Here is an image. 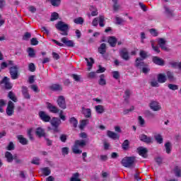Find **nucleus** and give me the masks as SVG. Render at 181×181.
<instances>
[{"label": "nucleus", "instance_id": "f257e3e1", "mask_svg": "<svg viewBox=\"0 0 181 181\" xmlns=\"http://www.w3.org/2000/svg\"><path fill=\"white\" fill-rule=\"evenodd\" d=\"M55 28L57 30L61 32L60 35H62V36H68L69 30H70L69 24L63 21H58L57 23L55 24Z\"/></svg>", "mask_w": 181, "mask_h": 181}, {"label": "nucleus", "instance_id": "f03ea898", "mask_svg": "<svg viewBox=\"0 0 181 181\" xmlns=\"http://www.w3.org/2000/svg\"><path fill=\"white\" fill-rule=\"evenodd\" d=\"M87 145V141L82 139V140H76L75 141L74 145L72 148V151L76 155H80L83 153V151L78 148V146L81 148H84Z\"/></svg>", "mask_w": 181, "mask_h": 181}, {"label": "nucleus", "instance_id": "7ed1b4c3", "mask_svg": "<svg viewBox=\"0 0 181 181\" xmlns=\"http://www.w3.org/2000/svg\"><path fill=\"white\" fill-rule=\"evenodd\" d=\"M135 157H125L122 160V165L124 168L134 169L135 168Z\"/></svg>", "mask_w": 181, "mask_h": 181}, {"label": "nucleus", "instance_id": "20e7f679", "mask_svg": "<svg viewBox=\"0 0 181 181\" xmlns=\"http://www.w3.org/2000/svg\"><path fill=\"white\" fill-rule=\"evenodd\" d=\"M9 73L12 80H18L19 78V66L15 65L9 68Z\"/></svg>", "mask_w": 181, "mask_h": 181}, {"label": "nucleus", "instance_id": "39448f33", "mask_svg": "<svg viewBox=\"0 0 181 181\" xmlns=\"http://www.w3.org/2000/svg\"><path fill=\"white\" fill-rule=\"evenodd\" d=\"M50 124L53 128L54 132H60V130L59 129V127L62 124V120L60 119L58 117H53L50 120Z\"/></svg>", "mask_w": 181, "mask_h": 181}, {"label": "nucleus", "instance_id": "423d86ee", "mask_svg": "<svg viewBox=\"0 0 181 181\" xmlns=\"http://www.w3.org/2000/svg\"><path fill=\"white\" fill-rule=\"evenodd\" d=\"M57 103V105L62 110H66V108H67V105L66 104V98H64V96L59 95L58 97Z\"/></svg>", "mask_w": 181, "mask_h": 181}, {"label": "nucleus", "instance_id": "0eeeda50", "mask_svg": "<svg viewBox=\"0 0 181 181\" xmlns=\"http://www.w3.org/2000/svg\"><path fill=\"white\" fill-rule=\"evenodd\" d=\"M47 108L49 110V112H52V114H59V112L62 111L57 106L54 105L49 102L47 103Z\"/></svg>", "mask_w": 181, "mask_h": 181}, {"label": "nucleus", "instance_id": "6e6552de", "mask_svg": "<svg viewBox=\"0 0 181 181\" xmlns=\"http://www.w3.org/2000/svg\"><path fill=\"white\" fill-rule=\"evenodd\" d=\"M13 110H15V104L12 101H8V106L6 110V112L8 117H11L13 115Z\"/></svg>", "mask_w": 181, "mask_h": 181}, {"label": "nucleus", "instance_id": "1a4fd4ad", "mask_svg": "<svg viewBox=\"0 0 181 181\" xmlns=\"http://www.w3.org/2000/svg\"><path fill=\"white\" fill-rule=\"evenodd\" d=\"M39 117L44 122H50L52 117L44 111L39 112Z\"/></svg>", "mask_w": 181, "mask_h": 181}, {"label": "nucleus", "instance_id": "9d476101", "mask_svg": "<svg viewBox=\"0 0 181 181\" xmlns=\"http://www.w3.org/2000/svg\"><path fill=\"white\" fill-rule=\"evenodd\" d=\"M158 45L162 50H164L165 52L170 51V49H169L168 47H166V40L164 38L158 39Z\"/></svg>", "mask_w": 181, "mask_h": 181}, {"label": "nucleus", "instance_id": "9b49d317", "mask_svg": "<svg viewBox=\"0 0 181 181\" xmlns=\"http://www.w3.org/2000/svg\"><path fill=\"white\" fill-rule=\"evenodd\" d=\"M149 107L153 111H160V110H162V107H160L159 103L153 100L150 103Z\"/></svg>", "mask_w": 181, "mask_h": 181}, {"label": "nucleus", "instance_id": "f8f14e48", "mask_svg": "<svg viewBox=\"0 0 181 181\" xmlns=\"http://www.w3.org/2000/svg\"><path fill=\"white\" fill-rule=\"evenodd\" d=\"M120 57L123 60L128 61L129 60V54L128 53V49L127 48H123L119 52Z\"/></svg>", "mask_w": 181, "mask_h": 181}, {"label": "nucleus", "instance_id": "ddd939ff", "mask_svg": "<svg viewBox=\"0 0 181 181\" xmlns=\"http://www.w3.org/2000/svg\"><path fill=\"white\" fill-rule=\"evenodd\" d=\"M61 42L65 45L67 47H74V42L69 40V38L64 37L61 39Z\"/></svg>", "mask_w": 181, "mask_h": 181}, {"label": "nucleus", "instance_id": "4468645a", "mask_svg": "<svg viewBox=\"0 0 181 181\" xmlns=\"http://www.w3.org/2000/svg\"><path fill=\"white\" fill-rule=\"evenodd\" d=\"M9 78L5 76L1 81V84H4V87L6 90H11L12 88V84L9 82Z\"/></svg>", "mask_w": 181, "mask_h": 181}, {"label": "nucleus", "instance_id": "2eb2a0df", "mask_svg": "<svg viewBox=\"0 0 181 181\" xmlns=\"http://www.w3.org/2000/svg\"><path fill=\"white\" fill-rule=\"evenodd\" d=\"M139 139L145 144H152V137L148 136L146 134H141L139 136Z\"/></svg>", "mask_w": 181, "mask_h": 181}, {"label": "nucleus", "instance_id": "dca6fc26", "mask_svg": "<svg viewBox=\"0 0 181 181\" xmlns=\"http://www.w3.org/2000/svg\"><path fill=\"white\" fill-rule=\"evenodd\" d=\"M152 62L157 66H165V61L158 57H153Z\"/></svg>", "mask_w": 181, "mask_h": 181}, {"label": "nucleus", "instance_id": "f3484780", "mask_svg": "<svg viewBox=\"0 0 181 181\" xmlns=\"http://www.w3.org/2000/svg\"><path fill=\"white\" fill-rule=\"evenodd\" d=\"M137 151L139 152V155H140L143 158H148V149L146 148L140 146L137 148Z\"/></svg>", "mask_w": 181, "mask_h": 181}, {"label": "nucleus", "instance_id": "a211bd4d", "mask_svg": "<svg viewBox=\"0 0 181 181\" xmlns=\"http://www.w3.org/2000/svg\"><path fill=\"white\" fill-rule=\"evenodd\" d=\"M157 80L158 83L163 84V83H166L168 78L165 74H158L157 76Z\"/></svg>", "mask_w": 181, "mask_h": 181}, {"label": "nucleus", "instance_id": "6ab92c4d", "mask_svg": "<svg viewBox=\"0 0 181 181\" xmlns=\"http://www.w3.org/2000/svg\"><path fill=\"white\" fill-rule=\"evenodd\" d=\"M5 158H6L7 162L8 163H12L13 162V158H15V155H12V153L9 151H6L5 153Z\"/></svg>", "mask_w": 181, "mask_h": 181}, {"label": "nucleus", "instance_id": "aec40b11", "mask_svg": "<svg viewBox=\"0 0 181 181\" xmlns=\"http://www.w3.org/2000/svg\"><path fill=\"white\" fill-rule=\"evenodd\" d=\"M107 135L109 136V138H111V139H114L115 141V139H119V135L114 132L108 130L107 132Z\"/></svg>", "mask_w": 181, "mask_h": 181}, {"label": "nucleus", "instance_id": "412c9836", "mask_svg": "<svg viewBox=\"0 0 181 181\" xmlns=\"http://www.w3.org/2000/svg\"><path fill=\"white\" fill-rule=\"evenodd\" d=\"M22 94L26 100H30V95H29V92L28 90V87L22 86Z\"/></svg>", "mask_w": 181, "mask_h": 181}, {"label": "nucleus", "instance_id": "4be33fe9", "mask_svg": "<svg viewBox=\"0 0 181 181\" xmlns=\"http://www.w3.org/2000/svg\"><path fill=\"white\" fill-rule=\"evenodd\" d=\"M146 64L144 62H142V59L141 58H136V67H138L139 69H144Z\"/></svg>", "mask_w": 181, "mask_h": 181}, {"label": "nucleus", "instance_id": "5701e85b", "mask_svg": "<svg viewBox=\"0 0 181 181\" xmlns=\"http://www.w3.org/2000/svg\"><path fill=\"white\" fill-rule=\"evenodd\" d=\"M98 50L100 54H105V53H107V45L105 43H102Z\"/></svg>", "mask_w": 181, "mask_h": 181}, {"label": "nucleus", "instance_id": "b1692460", "mask_svg": "<svg viewBox=\"0 0 181 181\" xmlns=\"http://www.w3.org/2000/svg\"><path fill=\"white\" fill-rule=\"evenodd\" d=\"M35 134L40 138H41V136H45L46 135V132H45V129H42V127L37 128Z\"/></svg>", "mask_w": 181, "mask_h": 181}, {"label": "nucleus", "instance_id": "393cba45", "mask_svg": "<svg viewBox=\"0 0 181 181\" xmlns=\"http://www.w3.org/2000/svg\"><path fill=\"white\" fill-rule=\"evenodd\" d=\"M117 37L112 36L108 38V43L110 45L111 47H115L117 46Z\"/></svg>", "mask_w": 181, "mask_h": 181}, {"label": "nucleus", "instance_id": "a878e982", "mask_svg": "<svg viewBox=\"0 0 181 181\" xmlns=\"http://www.w3.org/2000/svg\"><path fill=\"white\" fill-rule=\"evenodd\" d=\"M82 113L83 114L85 118H90L91 117V109L90 108H83Z\"/></svg>", "mask_w": 181, "mask_h": 181}, {"label": "nucleus", "instance_id": "bb28decb", "mask_svg": "<svg viewBox=\"0 0 181 181\" xmlns=\"http://www.w3.org/2000/svg\"><path fill=\"white\" fill-rule=\"evenodd\" d=\"M17 139L19 141L20 144H21V145H28V139L23 137V136L18 135L17 136Z\"/></svg>", "mask_w": 181, "mask_h": 181}, {"label": "nucleus", "instance_id": "cd10ccee", "mask_svg": "<svg viewBox=\"0 0 181 181\" xmlns=\"http://www.w3.org/2000/svg\"><path fill=\"white\" fill-rule=\"evenodd\" d=\"M50 90L52 91H62L63 90V88H62V86L59 84H53L50 86Z\"/></svg>", "mask_w": 181, "mask_h": 181}, {"label": "nucleus", "instance_id": "c85d7f7f", "mask_svg": "<svg viewBox=\"0 0 181 181\" xmlns=\"http://www.w3.org/2000/svg\"><path fill=\"white\" fill-rule=\"evenodd\" d=\"M41 172L44 176H49L52 173V170H50V168L49 167H45L43 168H41Z\"/></svg>", "mask_w": 181, "mask_h": 181}, {"label": "nucleus", "instance_id": "c756f323", "mask_svg": "<svg viewBox=\"0 0 181 181\" xmlns=\"http://www.w3.org/2000/svg\"><path fill=\"white\" fill-rule=\"evenodd\" d=\"M87 62V66H88V70L90 71L91 70V67H93V64H94V59L93 58H86Z\"/></svg>", "mask_w": 181, "mask_h": 181}, {"label": "nucleus", "instance_id": "7c9ffc66", "mask_svg": "<svg viewBox=\"0 0 181 181\" xmlns=\"http://www.w3.org/2000/svg\"><path fill=\"white\" fill-rule=\"evenodd\" d=\"M122 148L123 151H128V149H129V140H124L122 144Z\"/></svg>", "mask_w": 181, "mask_h": 181}, {"label": "nucleus", "instance_id": "2f4dec72", "mask_svg": "<svg viewBox=\"0 0 181 181\" xmlns=\"http://www.w3.org/2000/svg\"><path fill=\"white\" fill-rule=\"evenodd\" d=\"M95 110L98 114H103L105 110L104 109V106L101 105H98L95 107Z\"/></svg>", "mask_w": 181, "mask_h": 181}, {"label": "nucleus", "instance_id": "473e14b6", "mask_svg": "<svg viewBox=\"0 0 181 181\" xmlns=\"http://www.w3.org/2000/svg\"><path fill=\"white\" fill-rule=\"evenodd\" d=\"M70 181H81L80 179V174L78 173H75L72 175Z\"/></svg>", "mask_w": 181, "mask_h": 181}, {"label": "nucleus", "instance_id": "72a5a7b5", "mask_svg": "<svg viewBox=\"0 0 181 181\" xmlns=\"http://www.w3.org/2000/svg\"><path fill=\"white\" fill-rule=\"evenodd\" d=\"M69 123L71 124V125H73L74 128H77L78 121L75 117H71L69 119Z\"/></svg>", "mask_w": 181, "mask_h": 181}, {"label": "nucleus", "instance_id": "f704fd0d", "mask_svg": "<svg viewBox=\"0 0 181 181\" xmlns=\"http://www.w3.org/2000/svg\"><path fill=\"white\" fill-rule=\"evenodd\" d=\"M47 2H50L52 6H59L62 2V0H46Z\"/></svg>", "mask_w": 181, "mask_h": 181}, {"label": "nucleus", "instance_id": "c9c22d12", "mask_svg": "<svg viewBox=\"0 0 181 181\" xmlns=\"http://www.w3.org/2000/svg\"><path fill=\"white\" fill-rule=\"evenodd\" d=\"M98 21L99 26H100V28H104L105 26V24L104 23V22H105V18L104 17V16H100L98 17Z\"/></svg>", "mask_w": 181, "mask_h": 181}, {"label": "nucleus", "instance_id": "e433bc0d", "mask_svg": "<svg viewBox=\"0 0 181 181\" xmlns=\"http://www.w3.org/2000/svg\"><path fill=\"white\" fill-rule=\"evenodd\" d=\"M90 122V120L88 119H83L79 125V128L81 129H84V128L86 127V125H88V123Z\"/></svg>", "mask_w": 181, "mask_h": 181}, {"label": "nucleus", "instance_id": "4c0bfd02", "mask_svg": "<svg viewBox=\"0 0 181 181\" xmlns=\"http://www.w3.org/2000/svg\"><path fill=\"white\" fill-rule=\"evenodd\" d=\"M129 97H131V90L129 89H127L124 91V101H126V103H128V100H129Z\"/></svg>", "mask_w": 181, "mask_h": 181}, {"label": "nucleus", "instance_id": "58836bf2", "mask_svg": "<svg viewBox=\"0 0 181 181\" xmlns=\"http://www.w3.org/2000/svg\"><path fill=\"white\" fill-rule=\"evenodd\" d=\"M165 148L166 153H170V152H172V144H170V142L168 141L165 143Z\"/></svg>", "mask_w": 181, "mask_h": 181}, {"label": "nucleus", "instance_id": "ea45409f", "mask_svg": "<svg viewBox=\"0 0 181 181\" xmlns=\"http://www.w3.org/2000/svg\"><path fill=\"white\" fill-rule=\"evenodd\" d=\"M74 23L76 25H83L84 23V18L83 17H78L74 19Z\"/></svg>", "mask_w": 181, "mask_h": 181}, {"label": "nucleus", "instance_id": "a19ab883", "mask_svg": "<svg viewBox=\"0 0 181 181\" xmlns=\"http://www.w3.org/2000/svg\"><path fill=\"white\" fill-rule=\"evenodd\" d=\"M8 98H10V100H12V101H13L14 103H16V101H18V99L16 98L15 93H13L12 91H10L8 93Z\"/></svg>", "mask_w": 181, "mask_h": 181}, {"label": "nucleus", "instance_id": "79ce46f5", "mask_svg": "<svg viewBox=\"0 0 181 181\" xmlns=\"http://www.w3.org/2000/svg\"><path fill=\"white\" fill-rule=\"evenodd\" d=\"M13 160H15V163L17 165H22V163H23V160L19 158V157H18V154H14Z\"/></svg>", "mask_w": 181, "mask_h": 181}, {"label": "nucleus", "instance_id": "37998d69", "mask_svg": "<svg viewBox=\"0 0 181 181\" xmlns=\"http://www.w3.org/2000/svg\"><path fill=\"white\" fill-rule=\"evenodd\" d=\"M169 81H175V76H173V72L167 71L166 75Z\"/></svg>", "mask_w": 181, "mask_h": 181}, {"label": "nucleus", "instance_id": "c03bdc74", "mask_svg": "<svg viewBox=\"0 0 181 181\" xmlns=\"http://www.w3.org/2000/svg\"><path fill=\"white\" fill-rule=\"evenodd\" d=\"M89 9L90 11H91L92 16H97V15H98V11H97V8L91 6Z\"/></svg>", "mask_w": 181, "mask_h": 181}, {"label": "nucleus", "instance_id": "a18cd8bd", "mask_svg": "<svg viewBox=\"0 0 181 181\" xmlns=\"http://www.w3.org/2000/svg\"><path fill=\"white\" fill-rule=\"evenodd\" d=\"M59 19V13L54 12L51 15L50 21L51 22H54V21H57Z\"/></svg>", "mask_w": 181, "mask_h": 181}, {"label": "nucleus", "instance_id": "49530a36", "mask_svg": "<svg viewBox=\"0 0 181 181\" xmlns=\"http://www.w3.org/2000/svg\"><path fill=\"white\" fill-rule=\"evenodd\" d=\"M164 9L168 16H174L173 11L170 10V8H169L168 6H164Z\"/></svg>", "mask_w": 181, "mask_h": 181}, {"label": "nucleus", "instance_id": "de8ad7c7", "mask_svg": "<svg viewBox=\"0 0 181 181\" xmlns=\"http://www.w3.org/2000/svg\"><path fill=\"white\" fill-rule=\"evenodd\" d=\"M154 138L158 144H163V138L160 134L156 135Z\"/></svg>", "mask_w": 181, "mask_h": 181}, {"label": "nucleus", "instance_id": "09e8293b", "mask_svg": "<svg viewBox=\"0 0 181 181\" xmlns=\"http://www.w3.org/2000/svg\"><path fill=\"white\" fill-rule=\"evenodd\" d=\"M116 25H124L125 23V20L121 18L120 17H115Z\"/></svg>", "mask_w": 181, "mask_h": 181}, {"label": "nucleus", "instance_id": "8fccbe9b", "mask_svg": "<svg viewBox=\"0 0 181 181\" xmlns=\"http://www.w3.org/2000/svg\"><path fill=\"white\" fill-rule=\"evenodd\" d=\"M29 57H35L36 56V53H35V49L32 47H29L28 50Z\"/></svg>", "mask_w": 181, "mask_h": 181}, {"label": "nucleus", "instance_id": "3c124183", "mask_svg": "<svg viewBox=\"0 0 181 181\" xmlns=\"http://www.w3.org/2000/svg\"><path fill=\"white\" fill-rule=\"evenodd\" d=\"M100 79L99 81L100 86H105V84H107V82L105 81V79H104L105 76L104 74H102V75H100Z\"/></svg>", "mask_w": 181, "mask_h": 181}, {"label": "nucleus", "instance_id": "603ef678", "mask_svg": "<svg viewBox=\"0 0 181 181\" xmlns=\"http://www.w3.org/2000/svg\"><path fill=\"white\" fill-rule=\"evenodd\" d=\"M168 87L170 90H173V91H175V90H179V86L169 83Z\"/></svg>", "mask_w": 181, "mask_h": 181}, {"label": "nucleus", "instance_id": "864d4df0", "mask_svg": "<svg viewBox=\"0 0 181 181\" xmlns=\"http://www.w3.org/2000/svg\"><path fill=\"white\" fill-rule=\"evenodd\" d=\"M98 158L100 162H107V160H108V156L107 155H100L98 156Z\"/></svg>", "mask_w": 181, "mask_h": 181}, {"label": "nucleus", "instance_id": "5fc2aeb1", "mask_svg": "<svg viewBox=\"0 0 181 181\" xmlns=\"http://www.w3.org/2000/svg\"><path fill=\"white\" fill-rule=\"evenodd\" d=\"M174 172L175 173V176H177V177H180L181 176V170L179 167H175L174 169Z\"/></svg>", "mask_w": 181, "mask_h": 181}, {"label": "nucleus", "instance_id": "6e6d98bb", "mask_svg": "<svg viewBox=\"0 0 181 181\" xmlns=\"http://www.w3.org/2000/svg\"><path fill=\"white\" fill-rule=\"evenodd\" d=\"M31 163H33V165H40V158L37 157L33 158Z\"/></svg>", "mask_w": 181, "mask_h": 181}, {"label": "nucleus", "instance_id": "4d7b16f0", "mask_svg": "<svg viewBox=\"0 0 181 181\" xmlns=\"http://www.w3.org/2000/svg\"><path fill=\"white\" fill-rule=\"evenodd\" d=\"M150 85L151 86V87H159V83L158 81H156V79H153L150 82Z\"/></svg>", "mask_w": 181, "mask_h": 181}, {"label": "nucleus", "instance_id": "13d9d810", "mask_svg": "<svg viewBox=\"0 0 181 181\" xmlns=\"http://www.w3.org/2000/svg\"><path fill=\"white\" fill-rule=\"evenodd\" d=\"M149 32L152 36L156 37L158 35H159V33H158V30H156L155 28H151L149 30Z\"/></svg>", "mask_w": 181, "mask_h": 181}, {"label": "nucleus", "instance_id": "bf43d9fd", "mask_svg": "<svg viewBox=\"0 0 181 181\" xmlns=\"http://www.w3.org/2000/svg\"><path fill=\"white\" fill-rule=\"evenodd\" d=\"M151 47H152V49L154 50V52H156V53H160V50L159 49V47L155 46V44L152 41H151Z\"/></svg>", "mask_w": 181, "mask_h": 181}, {"label": "nucleus", "instance_id": "052dcab7", "mask_svg": "<svg viewBox=\"0 0 181 181\" xmlns=\"http://www.w3.org/2000/svg\"><path fill=\"white\" fill-rule=\"evenodd\" d=\"M6 103H5V100L1 99L0 100V112H4L3 107H5Z\"/></svg>", "mask_w": 181, "mask_h": 181}, {"label": "nucleus", "instance_id": "680f3d73", "mask_svg": "<svg viewBox=\"0 0 181 181\" xmlns=\"http://www.w3.org/2000/svg\"><path fill=\"white\" fill-rule=\"evenodd\" d=\"M28 70L30 71H32V72L35 71L36 66H35V64H33V63L29 64V65H28Z\"/></svg>", "mask_w": 181, "mask_h": 181}, {"label": "nucleus", "instance_id": "e2e57ef3", "mask_svg": "<svg viewBox=\"0 0 181 181\" xmlns=\"http://www.w3.org/2000/svg\"><path fill=\"white\" fill-rule=\"evenodd\" d=\"M32 35L30 34V33H25L23 37V40H29V39H30Z\"/></svg>", "mask_w": 181, "mask_h": 181}, {"label": "nucleus", "instance_id": "0e129e2a", "mask_svg": "<svg viewBox=\"0 0 181 181\" xmlns=\"http://www.w3.org/2000/svg\"><path fill=\"white\" fill-rule=\"evenodd\" d=\"M8 151H13L15 149V145L13 144V142L11 141L8 144V146H7Z\"/></svg>", "mask_w": 181, "mask_h": 181}, {"label": "nucleus", "instance_id": "69168bd1", "mask_svg": "<svg viewBox=\"0 0 181 181\" xmlns=\"http://www.w3.org/2000/svg\"><path fill=\"white\" fill-rule=\"evenodd\" d=\"M113 74V78H115L116 80H118L119 78V72L118 71H115L112 72Z\"/></svg>", "mask_w": 181, "mask_h": 181}, {"label": "nucleus", "instance_id": "338daca9", "mask_svg": "<svg viewBox=\"0 0 181 181\" xmlns=\"http://www.w3.org/2000/svg\"><path fill=\"white\" fill-rule=\"evenodd\" d=\"M62 155H69V148L64 147L62 148Z\"/></svg>", "mask_w": 181, "mask_h": 181}, {"label": "nucleus", "instance_id": "774afa93", "mask_svg": "<svg viewBox=\"0 0 181 181\" xmlns=\"http://www.w3.org/2000/svg\"><path fill=\"white\" fill-rule=\"evenodd\" d=\"M155 160L157 163V165H162V162H163V159L161 158V157H156L155 158Z\"/></svg>", "mask_w": 181, "mask_h": 181}]
</instances>
